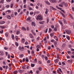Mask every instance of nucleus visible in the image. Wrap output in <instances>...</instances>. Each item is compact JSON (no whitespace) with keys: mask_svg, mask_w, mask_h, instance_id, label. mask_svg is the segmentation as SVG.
<instances>
[{"mask_svg":"<svg viewBox=\"0 0 74 74\" xmlns=\"http://www.w3.org/2000/svg\"><path fill=\"white\" fill-rule=\"evenodd\" d=\"M59 60V59H56L55 60V63H58V61Z\"/></svg>","mask_w":74,"mask_h":74,"instance_id":"nucleus-19","label":"nucleus"},{"mask_svg":"<svg viewBox=\"0 0 74 74\" xmlns=\"http://www.w3.org/2000/svg\"><path fill=\"white\" fill-rule=\"evenodd\" d=\"M54 38L57 41H58V38H57V37L56 36L54 37Z\"/></svg>","mask_w":74,"mask_h":74,"instance_id":"nucleus-13","label":"nucleus"},{"mask_svg":"<svg viewBox=\"0 0 74 74\" xmlns=\"http://www.w3.org/2000/svg\"><path fill=\"white\" fill-rule=\"evenodd\" d=\"M39 71H42V68L41 67H39Z\"/></svg>","mask_w":74,"mask_h":74,"instance_id":"nucleus-32","label":"nucleus"},{"mask_svg":"<svg viewBox=\"0 0 74 74\" xmlns=\"http://www.w3.org/2000/svg\"><path fill=\"white\" fill-rule=\"evenodd\" d=\"M20 31L18 30H17L16 32V34L18 35L20 33Z\"/></svg>","mask_w":74,"mask_h":74,"instance_id":"nucleus-10","label":"nucleus"},{"mask_svg":"<svg viewBox=\"0 0 74 74\" xmlns=\"http://www.w3.org/2000/svg\"><path fill=\"white\" fill-rule=\"evenodd\" d=\"M49 1L50 2H51V3H53V1H55L54 0H49Z\"/></svg>","mask_w":74,"mask_h":74,"instance_id":"nucleus-27","label":"nucleus"},{"mask_svg":"<svg viewBox=\"0 0 74 74\" xmlns=\"http://www.w3.org/2000/svg\"><path fill=\"white\" fill-rule=\"evenodd\" d=\"M57 30H58V29H57V27H55L54 28V30L56 32L57 31Z\"/></svg>","mask_w":74,"mask_h":74,"instance_id":"nucleus-33","label":"nucleus"},{"mask_svg":"<svg viewBox=\"0 0 74 74\" xmlns=\"http://www.w3.org/2000/svg\"><path fill=\"white\" fill-rule=\"evenodd\" d=\"M39 23L41 25H42L44 23H42V22H39Z\"/></svg>","mask_w":74,"mask_h":74,"instance_id":"nucleus-46","label":"nucleus"},{"mask_svg":"<svg viewBox=\"0 0 74 74\" xmlns=\"http://www.w3.org/2000/svg\"><path fill=\"white\" fill-rule=\"evenodd\" d=\"M23 56V55L22 54L20 56V58H22Z\"/></svg>","mask_w":74,"mask_h":74,"instance_id":"nucleus-59","label":"nucleus"},{"mask_svg":"<svg viewBox=\"0 0 74 74\" xmlns=\"http://www.w3.org/2000/svg\"><path fill=\"white\" fill-rule=\"evenodd\" d=\"M21 42H23V43H24L25 42V39L23 38L21 40Z\"/></svg>","mask_w":74,"mask_h":74,"instance_id":"nucleus-18","label":"nucleus"},{"mask_svg":"<svg viewBox=\"0 0 74 74\" xmlns=\"http://www.w3.org/2000/svg\"><path fill=\"white\" fill-rule=\"evenodd\" d=\"M72 10L73 11H74V7L72 8Z\"/></svg>","mask_w":74,"mask_h":74,"instance_id":"nucleus-64","label":"nucleus"},{"mask_svg":"<svg viewBox=\"0 0 74 74\" xmlns=\"http://www.w3.org/2000/svg\"><path fill=\"white\" fill-rule=\"evenodd\" d=\"M61 10V11H62L64 13V14H65V12H64V10Z\"/></svg>","mask_w":74,"mask_h":74,"instance_id":"nucleus-43","label":"nucleus"},{"mask_svg":"<svg viewBox=\"0 0 74 74\" xmlns=\"http://www.w3.org/2000/svg\"><path fill=\"white\" fill-rule=\"evenodd\" d=\"M60 13L61 14V15H62V16L64 17V18H65V15H64V14L63 13V12L61 11L60 12Z\"/></svg>","mask_w":74,"mask_h":74,"instance_id":"nucleus-4","label":"nucleus"},{"mask_svg":"<svg viewBox=\"0 0 74 74\" xmlns=\"http://www.w3.org/2000/svg\"><path fill=\"white\" fill-rule=\"evenodd\" d=\"M18 49L19 50H20V51H23V50L24 49L23 47H18Z\"/></svg>","mask_w":74,"mask_h":74,"instance_id":"nucleus-2","label":"nucleus"},{"mask_svg":"<svg viewBox=\"0 0 74 74\" xmlns=\"http://www.w3.org/2000/svg\"><path fill=\"white\" fill-rule=\"evenodd\" d=\"M11 12V11L10 10H8L6 11V14H10Z\"/></svg>","mask_w":74,"mask_h":74,"instance_id":"nucleus-6","label":"nucleus"},{"mask_svg":"<svg viewBox=\"0 0 74 74\" xmlns=\"http://www.w3.org/2000/svg\"><path fill=\"white\" fill-rule=\"evenodd\" d=\"M23 7L24 8H26V5H24Z\"/></svg>","mask_w":74,"mask_h":74,"instance_id":"nucleus-40","label":"nucleus"},{"mask_svg":"<svg viewBox=\"0 0 74 74\" xmlns=\"http://www.w3.org/2000/svg\"><path fill=\"white\" fill-rule=\"evenodd\" d=\"M63 21L65 24H67V22H66V20H65V19H64Z\"/></svg>","mask_w":74,"mask_h":74,"instance_id":"nucleus-23","label":"nucleus"},{"mask_svg":"<svg viewBox=\"0 0 74 74\" xmlns=\"http://www.w3.org/2000/svg\"><path fill=\"white\" fill-rule=\"evenodd\" d=\"M3 64L4 65H5L6 64L5 63V62L4 61H3Z\"/></svg>","mask_w":74,"mask_h":74,"instance_id":"nucleus-51","label":"nucleus"},{"mask_svg":"<svg viewBox=\"0 0 74 74\" xmlns=\"http://www.w3.org/2000/svg\"><path fill=\"white\" fill-rule=\"evenodd\" d=\"M0 27L1 28V29H4V28H5V27L1 25H0Z\"/></svg>","mask_w":74,"mask_h":74,"instance_id":"nucleus-15","label":"nucleus"},{"mask_svg":"<svg viewBox=\"0 0 74 74\" xmlns=\"http://www.w3.org/2000/svg\"><path fill=\"white\" fill-rule=\"evenodd\" d=\"M36 73L37 74H39V73H40V71H39L38 70L37 71Z\"/></svg>","mask_w":74,"mask_h":74,"instance_id":"nucleus-42","label":"nucleus"},{"mask_svg":"<svg viewBox=\"0 0 74 74\" xmlns=\"http://www.w3.org/2000/svg\"><path fill=\"white\" fill-rule=\"evenodd\" d=\"M7 18H8V19H11V17L10 15H8L7 16Z\"/></svg>","mask_w":74,"mask_h":74,"instance_id":"nucleus-7","label":"nucleus"},{"mask_svg":"<svg viewBox=\"0 0 74 74\" xmlns=\"http://www.w3.org/2000/svg\"><path fill=\"white\" fill-rule=\"evenodd\" d=\"M8 33L7 32H6L5 33V36L6 37H8Z\"/></svg>","mask_w":74,"mask_h":74,"instance_id":"nucleus-25","label":"nucleus"},{"mask_svg":"<svg viewBox=\"0 0 74 74\" xmlns=\"http://www.w3.org/2000/svg\"><path fill=\"white\" fill-rule=\"evenodd\" d=\"M15 38L16 40L17 41H18V37L17 36H16Z\"/></svg>","mask_w":74,"mask_h":74,"instance_id":"nucleus-38","label":"nucleus"},{"mask_svg":"<svg viewBox=\"0 0 74 74\" xmlns=\"http://www.w3.org/2000/svg\"><path fill=\"white\" fill-rule=\"evenodd\" d=\"M66 38L68 39V40H70V36H66Z\"/></svg>","mask_w":74,"mask_h":74,"instance_id":"nucleus-20","label":"nucleus"},{"mask_svg":"<svg viewBox=\"0 0 74 74\" xmlns=\"http://www.w3.org/2000/svg\"><path fill=\"white\" fill-rule=\"evenodd\" d=\"M42 19H43L42 16L41 15L38 16L36 18V19L38 20V21H39H39H42Z\"/></svg>","mask_w":74,"mask_h":74,"instance_id":"nucleus-1","label":"nucleus"},{"mask_svg":"<svg viewBox=\"0 0 74 74\" xmlns=\"http://www.w3.org/2000/svg\"><path fill=\"white\" fill-rule=\"evenodd\" d=\"M66 32L68 34H70L71 33V31L70 30H67L66 31Z\"/></svg>","mask_w":74,"mask_h":74,"instance_id":"nucleus-3","label":"nucleus"},{"mask_svg":"<svg viewBox=\"0 0 74 74\" xmlns=\"http://www.w3.org/2000/svg\"><path fill=\"white\" fill-rule=\"evenodd\" d=\"M45 59L46 60H48V58L46 56L45 57Z\"/></svg>","mask_w":74,"mask_h":74,"instance_id":"nucleus-44","label":"nucleus"},{"mask_svg":"<svg viewBox=\"0 0 74 74\" xmlns=\"http://www.w3.org/2000/svg\"><path fill=\"white\" fill-rule=\"evenodd\" d=\"M8 59H10V54H8Z\"/></svg>","mask_w":74,"mask_h":74,"instance_id":"nucleus-48","label":"nucleus"},{"mask_svg":"<svg viewBox=\"0 0 74 74\" xmlns=\"http://www.w3.org/2000/svg\"><path fill=\"white\" fill-rule=\"evenodd\" d=\"M55 1H53V3H56L57 2L56 1V0H54Z\"/></svg>","mask_w":74,"mask_h":74,"instance_id":"nucleus-53","label":"nucleus"},{"mask_svg":"<svg viewBox=\"0 0 74 74\" xmlns=\"http://www.w3.org/2000/svg\"><path fill=\"white\" fill-rule=\"evenodd\" d=\"M14 14L15 15H16L17 14H18V13H17L16 12H14Z\"/></svg>","mask_w":74,"mask_h":74,"instance_id":"nucleus-57","label":"nucleus"},{"mask_svg":"<svg viewBox=\"0 0 74 74\" xmlns=\"http://www.w3.org/2000/svg\"><path fill=\"white\" fill-rule=\"evenodd\" d=\"M51 30H52V29H51L49 28V33H51Z\"/></svg>","mask_w":74,"mask_h":74,"instance_id":"nucleus-47","label":"nucleus"},{"mask_svg":"<svg viewBox=\"0 0 74 74\" xmlns=\"http://www.w3.org/2000/svg\"><path fill=\"white\" fill-rule=\"evenodd\" d=\"M4 55V53H3V52L2 51H0V55L1 56H3Z\"/></svg>","mask_w":74,"mask_h":74,"instance_id":"nucleus-12","label":"nucleus"},{"mask_svg":"<svg viewBox=\"0 0 74 74\" xmlns=\"http://www.w3.org/2000/svg\"><path fill=\"white\" fill-rule=\"evenodd\" d=\"M59 6H60V7H63V5L62 4H59Z\"/></svg>","mask_w":74,"mask_h":74,"instance_id":"nucleus-30","label":"nucleus"},{"mask_svg":"<svg viewBox=\"0 0 74 74\" xmlns=\"http://www.w3.org/2000/svg\"><path fill=\"white\" fill-rule=\"evenodd\" d=\"M29 36L30 38H34V36H33V35H32V34H29Z\"/></svg>","mask_w":74,"mask_h":74,"instance_id":"nucleus-5","label":"nucleus"},{"mask_svg":"<svg viewBox=\"0 0 74 74\" xmlns=\"http://www.w3.org/2000/svg\"><path fill=\"white\" fill-rule=\"evenodd\" d=\"M17 73H18V71H15L13 73L14 74H17Z\"/></svg>","mask_w":74,"mask_h":74,"instance_id":"nucleus-35","label":"nucleus"},{"mask_svg":"<svg viewBox=\"0 0 74 74\" xmlns=\"http://www.w3.org/2000/svg\"><path fill=\"white\" fill-rule=\"evenodd\" d=\"M68 62H71V63L72 62H73V60H68Z\"/></svg>","mask_w":74,"mask_h":74,"instance_id":"nucleus-21","label":"nucleus"},{"mask_svg":"<svg viewBox=\"0 0 74 74\" xmlns=\"http://www.w3.org/2000/svg\"><path fill=\"white\" fill-rule=\"evenodd\" d=\"M68 5V4H67V3H65V7H67V6Z\"/></svg>","mask_w":74,"mask_h":74,"instance_id":"nucleus-36","label":"nucleus"},{"mask_svg":"<svg viewBox=\"0 0 74 74\" xmlns=\"http://www.w3.org/2000/svg\"><path fill=\"white\" fill-rule=\"evenodd\" d=\"M26 0H24L23 1V3L24 4H25L26 3Z\"/></svg>","mask_w":74,"mask_h":74,"instance_id":"nucleus-55","label":"nucleus"},{"mask_svg":"<svg viewBox=\"0 0 74 74\" xmlns=\"http://www.w3.org/2000/svg\"><path fill=\"white\" fill-rule=\"evenodd\" d=\"M5 23V21H2L0 22V25H1V24H4Z\"/></svg>","mask_w":74,"mask_h":74,"instance_id":"nucleus-17","label":"nucleus"},{"mask_svg":"<svg viewBox=\"0 0 74 74\" xmlns=\"http://www.w3.org/2000/svg\"><path fill=\"white\" fill-rule=\"evenodd\" d=\"M15 45H16L17 47H18V45H19L18 43H17V42H16L15 43Z\"/></svg>","mask_w":74,"mask_h":74,"instance_id":"nucleus-37","label":"nucleus"},{"mask_svg":"<svg viewBox=\"0 0 74 74\" xmlns=\"http://www.w3.org/2000/svg\"><path fill=\"white\" fill-rule=\"evenodd\" d=\"M18 72L19 73H23V71L20 69L18 70Z\"/></svg>","mask_w":74,"mask_h":74,"instance_id":"nucleus-11","label":"nucleus"},{"mask_svg":"<svg viewBox=\"0 0 74 74\" xmlns=\"http://www.w3.org/2000/svg\"><path fill=\"white\" fill-rule=\"evenodd\" d=\"M34 61L35 63H37V59H35L34 60Z\"/></svg>","mask_w":74,"mask_h":74,"instance_id":"nucleus-49","label":"nucleus"},{"mask_svg":"<svg viewBox=\"0 0 74 74\" xmlns=\"http://www.w3.org/2000/svg\"><path fill=\"white\" fill-rule=\"evenodd\" d=\"M31 65L32 67H34V66H35V65L34 64H31Z\"/></svg>","mask_w":74,"mask_h":74,"instance_id":"nucleus-34","label":"nucleus"},{"mask_svg":"<svg viewBox=\"0 0 74 74\" xmlns=\"http://www.w3.org/2000/svg\"><path fill=\"white\" fill-rule=\"evenodd\" d=\"M59 70L60 71L61 73H62V69H60V68L59 69Z\"/></svg>","mask_w":74,"mask_h":74,"instance_id":"nucleus-56","label":"nucleus"},{"mask_svg":"<svg viewBox=\"0 0 74 74\" xmlns=\"http://www.w3.org/2000/svg\"><path fill=\"white\" fill-rule=\"evenodd\" d=\"M12 39H14L15 38V37H14V35H12Z\"/></svg>","mask_w":74,"mask_h":74,"instance_id":"nucleus-29","label":"nucleus"},{"mask_svg":"<svg viewBox=\"0 0 74 74\" xmlns=\"http://www.w3.org/2000/svg\"><path fill=\"white\" fill-rule=\"evenodd\" d=\"M22 29L23 30H25V31H26V29L25 28V27H23L22 28Z\"/></svg>","mask_w":74,"mask_h":74,"instance_id":"nucleus-16","label":"nucleus"},{"mask_svg":"<svg viewBox=\"0 0 74 74\" xmlns=\"http://www.w3.org/2000/svg\"><path fill=\"white\" fill-rule=\"evenodd\" d=\"M22 68L23 69H26V67H24V66H22Z\"/></svg>","mask_w":74,"mask_h":74,"instance_id":"nucleus-60","label":"nucleus"},{"mask_svg":"<svg viewBox=\"0 0 74 74\" xmlns=\"http://www.w3.org/2000/svg\"><path fill=\"white\" fill-rule=\"evenodd\" d=\"M8 68V66H6V68L5 69V70H7V69Z\"/></svg>","mask_w":74,"mask_h":74,"instance_id":"nucleus-41","label":"nucleus"},{"mask_svg":"<svg viewBox=\"0 0 74 74\" xmlns=\"http://www.w3.org/2000/svg\"><path fill=\"white\" fill-rule=\"evenodd\" d=\"M45 2H46V3L47 4H48L49 5H50V3H49V2L48 1H46Z\"/></svg>","mask_w":74,"mask_h":74,"instance_id":"nucleus-22","label":"nucleus"},{"mask_svg":"<svg viewBox=\"0 0 74 74\" xmlns=\"http://www.w3.org/2000/svg\"><path fill=\"white\" fill-rule=\"evenodd\" d=\"M69 15H70V17H71V18H72V19H73V16H72V15H71V14H69Z\"/></svg>","mask_w":74,"mask_h":74,"instance_id":"nucleus-31","label":"nucleus"},{"mask_svg":"<svg viewBox=\"0 0 74 74\" xmlns=\"http://www.w3.org/2000/svg\"><path fill=\"white\" fill-rule=\"evenodd\" d=\"M13 7V4H10V7L11 8H12Z\"/></svg>","mask_w":74,"mask_h":74,"instance_id":"nucleus-45","label":"nucleus"},{"mask_svg":"<svg viewBox=\"0 0 74 74\" xmlns=\"http://www.w3.org/2000/svg\"><path fill=\"white\" fill-rule=\"evenodd\" d=\"M53 34H54L53 33H52L50 34V36H51V37H52L53 36Z\"/></svg>","mask_w":74,"mask_h":74,"instance_id":"nucleus-24","label":"nucleus"},{"mask_svg":"<svg viewBox=\"0 0 74 74\" xmlns=\"http://www.w3.org/2000/svg\"><path fill=\"white\" fill-rule=\"evenodd\" d=\"M27 21H30V17H29L27 18Z\"/></svg>","mask_w":74,"mask_h":74,"instance_id":"nucleus-61","label":"nucleus"},{"mask_svg":"<svg viewBox=\"0 0 74 74\" xmlns=\"http://www.w3.org/2000/svg\"><path fill=\"white\" fill-rule=\"evenodd\" d=\"M32 26H36V24L34 22H32Z\"/></svg>","mask_w":74,"mask_h":74,"instance_id":"nucleus-9","label":"nucleus"},{"mask_svg":"<svg viewBox=\"0 0 74 74\" xmlns=\"http://www.w3.org/2000/svg\"><path fill=\"white\" fill-rule=\"evenodd\" d=\"M32 54L33 55L34 54V51H32Z\"/></svg>","mask_w":74,"mask_h":74,"instance_id":"nucleus-52","label":"nucleus"},{"mask_svg":"<svg viewBox=\"0 0 74 74\" xmlns=\"http://www.w3.org/2000/svg\"><path fill=\"white\" fill-rule=\"evenodd\" d=\"M3 0H1V1L0 2V3H3Z\"/></svg>","mask_w":74,"mask_h":74,"instance_id":"nucleus-63","label":"nucleus"},{"mask_svg":"<svg viewBox=\"0 0 74 74\" xmlns=\"http://www.w3.org/2000/svg\"><path fill=\"white\" fill-rule=\"evenodd\" d=\"M6 1L8 3H10V2L11 1V0H6Z\"/></svg>","mask_w":74,"mask_h":74,"instance_id":"nucleus-58","label":"nucleus"},{"mask_svg":"<svg viewBox=\"0 0 74 74\" xmlns=\"http://www.w3.org/2000/svg\"><path fill=\"white\" fill-rule=\"evenodd\" d=\"M4 49H5V50H7L8 49V48L5 47H4Z\"/></svg>","mask_w":74,"mask_h":74,"instance_id":"nucleus-62","label":"nucleus"},{"mask_svg":"<svg viewBox=\"0 0 74 74\" xmlns=\"http://www.w3.org/2000/svg\"><path fill=\"white\" fill-rule=\"evenodd\" d=\"M36 48H40V46H39V45H37L36 46Z\"/></svg>","mask_w":74,"mask_h":74,"instance_id":"nucleus-39","label":"nucleus"},{"mask_svg":"<svg viewBox=\"0 0 74 74\" xmlns=\"http://www.w3.org/2000/svg\"><path fill=\"white\" fill-rule=\"evenodd\" d=\"M51 41L53 42H55V40H54L53 39H52L51 40Z\"/></svg>","mask_w":74,"mask_h":74,"instance_id":"nucleus-50","label":"nucleus"},{"mask_svg":"<svg viewBox=\"0 0 74 74\" xmlns=\"http://www.w3.org/2000/svg\"><path fill=\"white\" fill-rule=\"evenodd\" d=\"M48 11H49V10L47 8L46 9V11L45 12V14H48Z\"/></svg>","mask_w":74,"mask_h":74,"instance_id":"nucleus-8","label":"nucleus"},{"mask_svg":"<svg viewBox=\"0 0 74 74\" xmlns=\"http://www.w3.org/2000/svg\"><path fill=\"white\" fill-rule=\"evenodd\" d=\"M59 23L61 24V26H63V23H62V21H58Z\"/></svg>","mask_w":74,"mask_h":74,"instance_id":"nucleus-14","label":"nucleus"},{"mask_svg":"<svg viewBox=\"0 0 74 74\" xmlns=\"http://www.w3.org/2000/svg\"><path fill=\"white\" fill-rule=\"evenodd\" d=\"M3 30L2 29V31H0V33H1V34H3Z\"/></svg>","mask_w":74,"mask_h":74,"instance_id":"nucleus-28","label":"nucleus"},{"mask_svg":"<svg viewBox=\"0 0 74 74\" xmlns=\"http://www.w3.org/2000/svg\"><path fill=\"white\" fill-rule=\"evenodd\" d=\"M25 60L26 61V62H29V59H28V58H26Z\"/></svg>","mask_w":74,"mask_h":74,"instance_id":"nucleus-26","label":"nucleus"},{"mask_svg":"<svg viewBox=\"0 0 74 74\" xmlns=\"http://www.w3.org/2000/svg\"><path fill=\"white\" fill-rule=\"evenodd\" d=\"M6 7H7V8H9L10 7V5H8L6 6Z\"/></svg>","mask_w":74,"mask_h":74,"instance_id":"nucleus-54","label":"nucleus"}]
</instances>
